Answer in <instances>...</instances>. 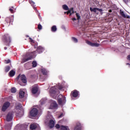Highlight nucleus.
Returning <instances> with one entry per match:
<instances>
[{
  "instance_id": "bb28decb",
  "label": "nucleus",
  "mask_w": 130,
  "mask_h": 130,
  "mask_svg": "<svg viewBox=\"0 0 130 130\" xmlns=\"http://www.w3.org/2000/svg\"><path fill=\"white\" fill-rule=\"evenodd\" d=\"M36 127H37V125H36V124H32L31 125H30V128L31 129H35Z\"/></svg>"
},
{
  "instance_id": "79ce46f5",
  "label": "nucleus",
  "mask_w": 130,
  "mask_h": 130,
  "mask_svg": "<svg viewBox=\"0 0 130 130\" xmlns=\"http://www.w3.org/2000/svg\"><path fill=\"white\" fill-rule=\"evenodd\" d=\"M63 115V114L62 113L60 114V115H59L58 117V118H60V117H62V116Z\"/></svg>"
},
{
  "instance_id": "f257e3e1",
  "label": "nucleus",
  "mask_w": 130,
  "mask_h": 130,
  "mask_svg": "<svg viewBox=\"0 0 130 130\" xmlns=\"http://www.w3.org/2000/svg\"><path fill=\"white\" fill-rule=\"evenodd\" d=\"M56 88H58L59 90H62L63 88V85L59 84L57 86H54L51 87L49 91L50 95L51 97L53 98L54 99H55L57 94H59V91Z\"/></svg>"
},
{
  "instance_id": "49530a36",
  "label": "nucleus",
  "mask_w": 130,
  "mask_h": 130,
  "mask_svg": "<svg viewBox=\"0 0 130 130\" xmlns=\"http://www.w3.org/2000/svg\"><path fill=\"white\" fill-rule=\"evenodd\" d=\"M4 49H5V50H7V47H4Z\"/></svg>"
},
{
  "instance_id": "de8ad7c7",
  "label": "nucleus",
  "mask_w": 130,
  "mask_h": 130,
  "mask_svg": "<svg viewBox=\"0 0 130 130\" xmlns=\"http://www.w3.org/2000/svg\"><path fill=\"white\" fill-rule=\"evenodd\" d=\"M109 12H110V13H111L112 11H111V10H110Z\"/></svg>"
},
{
  "instance_id": "c85d7f7f",
  "label": "nucleus",
  "mask_w": 130,
  "mask_h": 130,
  "mask_svg": "<svg viewBox=\"0 0 130 130\" xmlns=\"http://www.w3.org/2000/svg\"><path fill=\"white\" fill-rule=\"evenodd\" d=\"M33 68H36L37 67V62L36 61H33L32 62Z\"/></svg>"
},
{
  "instance_id": "4c0bfd02",
  "label": "nucleus",
  "mask_w": 130,
  "mask_h": 130,
  "mask_svg": "<svg viewBox=\"0 0 130 130\" xmlns=\"http://www.w3.org/2000/svg\"><path fill=\"white\" fill-rule=\"evenodd\" d=\"M98 11L99 12H103V10H102V9H99V8H98Z\"/></svg>"
},
{
  "instance_id": "c9c22d12",
  "label": "nucleus",
  "mask_w": 130,
  "mask_h": 130,
  "mask_svg": "<svg viewBox=\"0 0 130 130\" xmlns=\"http://www.w3.org/2000/svg\"><path fill=\"white\" fill-rule=\"evenodd\" d=\"M38 28L39 30H41L42 29V25H41V24H39L38 25Z\"/></svg>"
},
{
  "instance_id": "5701e85b",
  "label": "nucleus",
  "mask_w": 130,
  "mask_h": 130,
  "mask_svg": "<svg viewBox=\"0 0 130 130\" xmlns=\"http://www.w3.org/2000/svg\"><path fill=\"white\" fill-rule=\"evenodd\" d=\"M11 128H12V124L5 125L6 130H11Z\"/></svg>"
},
{
  "instance_id": "cd10ccee",
  "label": "nucleus",
  "mask_w": 130,
  "mask_h": 130,
  "mask_svg": "<svg viewBox=\"0 0 130 130\" xmlns=\"http://www.w3.org/2000/svg\"><path fill=\"white\" fill-rule=\"evenodd\" d=\"M62 8L65 10V11H69V7L67 6V5H64L62 6Z\"/></svg>"
},
{
  "instance_id": "20e7f679",
  "label": "nucleus",
  "mask_w": 130,
  "mask_h": 130,
  "mask_svg": "<svg viewBox=\"0 0 130 130\" xmlns=\"http://www.w3.org/2000/svg\"><path fill=\"white\" fill-rule=\"evenodd\" d=\"M58 103L60 105H63L66 104V98L62 94H59L57 98Z\"/></svg>"
},
{
  "instance_id": "423d86ee",
  "label": "nucleus",
  "mask_w": 130,
  "mask_h": 130,
  "mask_svg": "<svg viewBox=\"0 0 130 130\" xmlns=\"http://www.w3.org/2000/svg\"><path fill=\"white\" fill-rule=\"evenodd\" d=\"M51 105L49 109H57L58 105L56 101L51 100L50 101Z\"/></svg>"
},
{
  "instance_id": "473e14b6",
  "label": "nucleus",
  "mask_w": 130,
  "mask_h": 130,
  "mask_svg": "<svg viewBox=\"0 0 130 130\" xmlns=\"http://www.w3.org/2000/svg\"><path fill=\"white\" fill-rule=\"evenodd\" d=\"M72 40H73V42H75V43H78V39L76 38L73 37Z\"/></svg>"
},
{
  "instance_id": "a18cd8bd",
  "label": "nucleus",
  "mask_w": 130,
  "mask_h": 130,
  "mask_svg": "<svg viewBox=\"0 0 130 130\" xmlns=\"http://www.w3.org/2000/svg\"><path fill=\"white\" fill-rule=\"evenodd\" d=\"M126 65H127V66H128V67L130 68V64H129V63H126Z\"/></svg>"
},
{
  "instance_id": "b1692460",
  "label": "nucleus",
  "mask_w": 130,
  "mask_h": 130,
  "mask_svg": "<svg viewBox=\"0 0 130 130\" xmlns=\"http://www.w3.org/2000/svg\"><path fill=\"white\" fill-rule=\"evenodd\" d=\"M57 30V28H56V25H53L51 27V31L52 32H56V30Z\"/></svg>"
},
{
  "instance_id": "58836bf2",
  "label": "nucleus",
  "mask_w": 130,
  "mask_h": 130,
  "mask_svg": "<svg viewBox=\"0 0 130 130\" xmlns=\"http://www.w3.org/2000/svg\"><path fill=\"white\" fill-rule=\"evenodd\" d=\"M29 39L30 40V42H31L32 43H34V40H32V38H29Z\"/></svg>"
},
{
  "instance_id": "c03bdc74",
  "label": "nucleus",
  "mask_w": 130,
  "mask_h": 130,
  "mask_svg": "<svg viewBox=\"0 0 130 130\" xmlns=\"http://www.w3.org/2000/svg\"><path fill=\"white\" fill-rule=\"evenodd\" d=\"M66 14H67V15H69V14H71V12L68 10V11L67 12Z\"/></svg>"
},
{
  "instance_id": "2eb2a0df",
  "label": "nucleus",
  "mask_w": 130,
  "mask_h": 130,
  "mask_svg": "<svg viewBox=\"0 0 130 130\" xmlns=\"http://www.w3.org/2000/svg\"><path fill=\"white\" fill-rule=\"evenodd\" d=\"M37 92H38V87H37V86H32L31 89V92L32 94H36Z\"/></svg>"
},
{
  "instance_id": "6ab92c4d",
  "label": "nucleus",
  "mask_w": 130,
  "mask_h": 130,
  "mask_svg": "<svg viewBox=\"0 0 130 130\" xmlns=\"http://www.w3.org/2000/svg\"><path fill=\"white\" fill-rule=\"evenodd\" d=\"M81 123L78 122L77 123L76 126L74 128V130H81Z\"/></svg>"
},
{
  "instance_id": "9b49d317",
  "label": "nucleus",
  "mask_w": 130,
  "mask_h": 130,
  "mask_svg": "<svg viewBox=\"0 0 130 130\" xmlns=\"http://www.w3.org/2000/svg\"><path fill=\"white\" fill-rule=\"evenodd\" d=\"M55 127L56 128H60V129H61V130H70V129L69 128V127L66 126H63V125L59 126V124H57L55 125Z\"/></svg>"
},
{
  "instance_id": "2f4dec72",
  "label": "nucleus",
  "mask_w": 130,
  "mask_h": 130,
  "mask_svg": "<svg viewBox=\"0 0 130 130\" xmlns=\"http://www.w3.org/2000/svg\"><path fill=\"white\" fill-rule=\"evenodd\" d=\"M16 92H17V89H16V88L13 87L11 88L12 93H16Z\"/></svg>"
},
{
  "instance_id": "a878e982",
  "label": "nucleus",
  "mask_w": 130,
  "mask_h": 130,
  "mask_svg": "<svg viewBox=\"0 0 130 130\" xmlns=\"http://www.w3.org/2000/svg\"><path fill=\"white\" fill-rule=\"evenodd\" d=\"M46 102V99H42L40 101V103L41 104V105H43Z\"/></svg>"
},
{
  "instance_id": "1a4fd4ad",
  "label": "nucleus",
  "mask_w": 130,
  "mask_h": 130,
  "mask_svg": "<svg viewBox=\"0 0 130 130\" xmlns=\"http://www.w3.org/2000/svg\"><path fill=\"white\" fill-rule=\"evenodd\" d=\"M10 105H11V103H10V102H7L3 104V106L2 107V111H4V112L6 111V110H7V109H8V108L10 107Z\"/></svg>"
},
{
  "instance_id": "8fccbe9b",
  "label": "nucleus",
  "mask_w": 130,
  "mask_h": 130,
  "mask_svg": "<svg viewBox=\"0 0 130 130\" xmlns=\"http://www.w3.org/2000/svg\"><path fill=\"white\" fill-rule=\"evenodd\" d=\"M64 14H67V12H64Z\"/></svg>"
},
{
  "instance_id": "6e6552de",
  "label": "nucleus",
  "mask_w": 130,
  "mask_h": 130,
  "mask_svg": "<svg viewBox=\"0 0 130 130\" xmlns=\"http://www.w3.org/2000/svg\"><path fill=\"white\" fill-rule=\"evenodd\" d=\"M19 79H20V80L22 81L23 83H24V84H26V83H27V79H26V76H25V75H19L16 78L17 81H18Z\"/></svg>"
},
{
  "instance_id": "f8f14e48",
  "label": "nucleus",
  "mask_w": 130,
  "mask_h": 130,
  "mask_svg": "<svg viewBox=\"0 0 130 130\" xmlns=\"http://www.w3.org/2000/svg\"><path fill=\"white\" fill-rule=\"evenodd\" d=\"M86 43H87V44H88V45H90V46H95V47H98L99 46V45H100V44H99L98 43H92L89 41H87Z\"/></svg>"
},
{
  "instance_id": "0eeeda50",
  "label": "nucleus",
  "mask_w": 130,
  "mask_h": 130,
  "mask_svg": "<svg viewBox=\"0 0 130 130\" xmlns=\"http://www.w3.org/2000/svg\"><path fill=\"white\" fill-rule=\"evenodd\" d=\"M13 117H14V113L13 112H10L6 116L7 121H11V120H13Z\"/></svg>"
},
{
  "instance_id": "7ed1b4c3",
  "label": "nucleus",
  "mask_w": 130,
  "mask_h": 130,
  "mask_svg": "<svg viewBox=\"0 0 130 130\" xmlns=\"http://www.w3.org/2000/svg\"><path fill=\"white\" fill-rule=\"evenodd\" d=\"M47 118L48 119H51L49 121V126H50V128H52V127L54 126V119L53 118L52 116L50 115V113H48Z\"/></svg>"
},
{
  "instance_id": "4468645a",
  "label": "nucleus",
  "mask_w": 130,
  "mask_h": 130,
  "mask_svg": "<svg viewBox=\"0 0 130 130\" xmlns=\"http://www.w3.org/2000/svg\"><path fill=\"white\" fill-rule=\"evenodd\" d=\"M120 14L123 18H127V19H130V16L124 14V12L121 10H120Z\"/></svg>"
},
{
  "instance_id": "f3484780",
  "label": "nucleus",
  "mask_w": 130,
  "mask_h": 130,
  "mask_svg": "<svg viewBox=\"0 0 130 130\" xmlns=\"http://www.w3.org/2000/svg\"><path fill=\"white\" fill-rule=\"evenodd\" d=\"M37 51L39 53H42V52H43V51H44V48L40 46L38 47V48L37 49Z\"/></svg>"
},
{
  "instance_id": "9d476101",
  "label": "nucleus",
  "mask_w": 130,
  "mask_h": 130,
  "mask_svg": "<svg viewBox=\"0 0 130 130\" xmlns=\"http://www.w3.org/2000/svg\"><path fill=\"white\" fill-rule=\"evenodd\" d=\"M31 116L35 117L38 114V110L36 108H33L30 112Z\"/></svg>"
},
{
  "instance_id": "09e8293b",
  "label": "nucleus",
  "mask_w": 130,
  "mask_h": 130,
  "mask_svg": "<svg viewBox=\"0 0 130 130\" xmlns=\"http://www.w3.org/2000/svg\"><path fill=\"white\" fill-rule=\"evenodd\" d=\"M20 86H23V85H22L21 84H20Z\"/></svg>"
},
{
  "instance_id": "aec40b11",
  "label": "nucleus",
  "mask_w": 130,
  "mask_h": 130,
  "mask_svg": "<svg viewBox=\"0 0 130 130\" xmlns=\"http://www.w3.org/2000/svg\"><path fill=\"white\" fill-rule=\"evenodd\" d=\"M41 72L45 76H46L48 74V71L44 68L42 69Z\"/></svg>"
},
{
  "instance_id": "72a5a7b5",
  "label": "nucleus",
  "mask_w": 130,
  "mask_h": 130,
  "mask_svg": "<svg viewBox=\"0 0 130 130\" xmlns=\"http://www.w3.org/2000/svg\"><path fill=\"white\" fill-rule=\"evenodd\" d=\"M76 17L77 18V20L81 19V16H80V15H79V13H76Z\"/></svg>"
},
{
  "instance_id": "f03ea898",
  "label": "nucleus",
  "mask_w": 130,
  "mask_h": 130,
  "mask_svg": "<svg viewBox=\"0 0 130 130\" xmlns=\"http://www.w3.org/2000/svg\"><path fill=\"white\" fill-rule=\"evenodd\" d=\"M35 53H36V51L32 52L31 53H27L24 55L21 60L22 63H24V62L30 60V59H32V57L36 56V54H35Z\"/></svg>"
},
{
  "instance_id": "c756f323",
  "label": "nucleus",
  "mask_w": 130,
  "mask_h": 130,
  "mask_svg": "<svg viewBox=\"0 0 130 130\" xmlns=\"http://www.w3.org/2000/svg\"><path fill=\"white\" fill-rule=\"evenodd\" d=\"M68 11L70 12V16H72V14H74V8H72L70 9H69Z\"/></svg>"
},
{
  "instance_id": "ddd939ff",
  "label": "nucleus",
  "mask_w": 130,
  "mask_h": 130,
  "mask_svg": "<svg viewBox=\"0 0 130 130\" xmlns=\"http://www.w3.org/2000/svg\"><path fill=\"white\" fill-rule=\"evenodd\" d=\"M4 38L5 40V42L7 43H10L11 42V38L9 36V35L6 34L4 36Z\"/></svg>"
},
{
  "instance_id": "e433bc0d",
  "label": "nucleus",
  "mask_w": 130,
  "mask_h": 130,
  "mask_svg": "<svg viewBox=\"0 0 130 130\" xmlns=\"http://www.w3.org/2000/svg\"><path fill=\"white\" fill-rule=\"evenodd\" d=\"M123 2L125 3V4H127V3H128V2H130V0H123Z\"/></svg>"
},
{
  "instance_id": "f704fd0d",
  "label": "nucleus",
  "mask_w": 130,
  "mask_h": 130,
  "mask_svg": "<svg viewBox=\"0 0 130 130\" xmlns=\"http://www.w3.org/2000/svg\"><path fill=\"white\" fill-rule=\"evenodd\" d=\"M11 62V60L10 59H8V60H5V63H10Z\"/></svg>"
},
{
  "instance_id": "37998d69",
  "label": "nucleus",
  "mask_w": 130,
  "mask_h": 130,
  "mask_svg": "<svg viewBox=\"0 0 130 130\" xmlns=\"http://www.w3.org/2000/svg\"><path fill=\"white\" fill-rule=\"evenodd\" d=\"M127 59L130 61V55H128Z\"/></svg>"
},
{
  "instance_id": "393cba45",
  "label": "nucleus",
  "mask_w": 130,
  "mask_h": 130,
  "mask_svg": "<svg viewBox=\"0 0 130 130\" xmlns=\"http://www.w3.org/2000/svg\"><path fill=\"white\" fill-rule=\"evenodd\" d=\"M90 11H91V12H94V13H97V12H98V8H90Z\"/></svg>"
},
{
  "instance_id": "a19ab883",
  "label": "nucleus",
  "mask_w": 130,
  "mask_h": 130,
  "mask_svg": "<svg viewBox=\"0 0 130 130\" xmlns=\"http://www.w3.org/2000/svg\"><path fill=\"white\" fill-rule=\"evenodd\" d=\"M9 11L11 12V13H14V11L13 10V9H12V8H10L9 9Z\"/></svg>"
},
{
  "instance_id": "dca6fc26",
  "label": "nucleus",
  "mask_w": 130,
  "mask_h": 130,
  "mask_svg": "<svg viewBox=\"0 0 130 130\" xmlns=\"http://www.w3.org/2000/svg\"><path fill=\"white\" fill-rule=\"evenodd\" d=\"M19 98H21V99L22 98H24V97H25V91H24V90H20L19 93Z\"/></svg>"
},
{
  "instance_id": "412c9836",
  "label": "nucleus",
  "mask_w": 130,
  "mask_h": 130,
  "mask_svg": "<svg viewBox=\"0 0 130 130\" xmlns=\"http://www.w3.org/2000/svg\"><path fill=\"white\" fill-rule=\"evenodd\" d=\"M16 74V72H15V71L14 70H11L10 72H9V76L13 77H14V76H15Z\"/></svg>"
},
{
  "instance_id": "7c9ffc66",
  "label": "nucleus",
  "mask_w": 130,
  "mask_h": 130,
  "mask_svg": "<svg viewBox=\"0 0 130 130\" xmlns=\"http://www.w3.org/2000/svg\"><path fill=\"white\" fill-rule=\"evenodd\" d=\"M10 70H11V68L10 67V66H7L6 67H5V72L6 73H8V72H9V71H10Z\"/></svg>"
},
{
  "instance_id": "a211bd4d",
  "label": "nucleus",
  "mask_w": 130,
  "mask_h": 130,
  "mask_svg": "<svg viewBox=\"0 0 130 130\" xmlns=\"http://www.w3.org/2000/svg\"><path fill=\"white\" fill-rule=\"evenodd\" d=\"M72 94L73 97H74L75 98H77V97H78V96H79V92H78L77 90H74L72 92Z\"/></svg>"
},
{
  "instance_id": "4be33fe9",
  "label": "nucleus",
  "mask_w": 130,
  "mask_h": 130,
  "mask_svg": "<svg viewBox=\"0 0 130 130\" xmlns=\"http://www.w3.org/2000/svg\"><path fill=\"white\" fill-rule=\"evenodd\" d=\"M29 3L30 4L31 6L33 7L34 10H36V8H35V3L33 2L32 0H29Z\"/></svg>"
},
{
  "instance_id": "39448f33",
  "label": "nucleus",
  "mask_w": 130,
  "mask_h": 130,
  "mask_svg": "<svg viewBox=\"0 0 130 130\" xmlns=\"http://www.w3.org/2000/svg\"><path fill=\"white\" fill-rule=\"evenodd\" d=\"M15 110L16 116H18V117H21L23 116V114H24L23 110H21V109H18V107H17L16 108H15Z\"/></svg>"
},
{
  "instance_id": "ea45409f",
  "label": "nucleus",
  "mask_w": 130,
  "mask_h": 130,
  "mask_svg": "<svg viewBox=\"0 0 130 130\" xmlns=\"http://www.w3.org/2000/svg\"><path fill=\"white\" fill-rule=\"evenodd\" d=\"M73 22H75V21H77V18H73L72 19Z\"/></svg>"
}]
</instances>
